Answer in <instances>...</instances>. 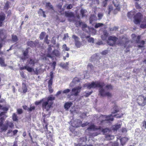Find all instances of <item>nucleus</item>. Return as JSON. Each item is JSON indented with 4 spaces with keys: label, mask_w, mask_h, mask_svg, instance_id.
<instances>
[{
    "label": "nucleus",
    "mask_w": 146,
    "mask_h": 146,
    "mask_svg": "<svg viewBox=\"0 0 146 146\" xmlns=\"http://www.w3.org/2000/svg\"><path fill=\"white\" fill-rule=\"evenodd\" d=\"M96 129L95 128L94 125L92 124L87 129L88 131H91L92 130H95Z\"/></svg>",
    "instance_id": "393cba45"
},
{
    "label": "nucleus",
    "mask_w": 146,
    "mask_h": 146,
    "mask_svg": "<svg viewBox=\"0 0 146 146\" xmlns=\"http://www.w3.org/2000/svg\"><path fill=\"white\" fill-rule=\"evenodd\" d=\"M88 69H92L93 68V65L91 64H89L88 65Z\"/></svg>",
    "instance_id": "5fc2aeb1"
},
{
    "label": "nucleus",
    "mask_w": 146,
    "mask_h": 146,
    "mask_svg": "<svg viewBox=\"0 0 146 146\" xmlns=\"http://www.w3.org/2000/svg\"><path fill=\"white\" fill-rule=\"evenodd\" d=\"M46 5L47 7H49L50 8L52 9V6L51 5L50 3H48L46 4Z\"/></svg>",
    "instance_id": "13d9d810"
},
{
    "label": "nucleus",
    "mask_w": 146,
    "mask_h": 146,
    "mask_svg": "<svg viewBox=\"0 0 146 146\" xmlns=\"http://www.w3.org/2000/svg\"><path fill=\"white\" fill-rule=\"evenodd\" d=\"M140 23V27L141 28H146V17H144L143 20Z\"/></svg>",
    "instance_id": "aec40b11"
},
{
    "label": "nucleus",
    "mask_w": 146,
    "mask_h": 146,
    "mask_svg": "<svg viewBox=\"0 0 146 146\" xmlns=\"http://www.w3.org/2000/svg\"><path fill=\"white\" fill-rule=\"evenodd\" d=\"M18 113L19 114H21L22 113V109H18L17 110Z\"/></svg>",
    "instance_id": "680f3d73"
},
{
    "label": "nucleus",
    "mask_w": 146,
    "mask_h": 146,
    "mask_svg": "<svg viewBox=\"0 0 146 146\" xmlns=\"http://www.w3.org/2000/svg\"><path fill=\"white\" fill-rule=\"evenodd\" d=\"M35 107L34 106L31 107L30 108H28V111H31L35 109Z\"/></svg>",
    "instance_id": "09e8293b"
},
{
    "label": "nucleus",
    "mask_w": 146,
    "mask_h": 146,
    "mask_svg": "<svg viewBox=\"0 0 146 146\" xmlns=\"http://www.w3.org/2000/svg\"><path fill=\"white\" fill-rule=\"evenodd\" d=\"M48 90L49 92L50 93H52L53 92V90L52 88V86H49L48 87Z\"/></svg>",
    "instance_id": "603ef678"
},
{
    "label": "nucleus",
    "mask_w": 146,
    "mask_h": 146,
    "mask_svg": "<svg viewBox=\"0 0 146 146\" xmlns=\"http://www.w3.org/2000/svg\"><path fill=\"white\" fill-rule=\"evenodd\" d=\"M27 61L29 64L33 66L35 63L37 62L38 60L35 59H33L30 58L29 60H28Z\"/></svg>",
    "instance_id": "6ab92c4d"
},
{
    "label": "nucleus",
    "mask_w": 146,
    "mask_h": 146,
    "mask_svg": "<svg viewBox=\"0 0 146 146\" xmlns=\"http://www.w3.org/2000/svg\"><path fill=\"white\" fill-rule=\"evenodd\" d=\"M117 29V28L116 27H113V28H110V30L111 31H116Z\"/></svg>",
    "instance_id": "de8ad7c7"
},
{
    "label": "nucleus",
    "mask_w": 146,
    "mask_h": 146,
    "mask_svg": "<svg viewBox=\"0 0 146 146\" xmlns=\"http://www.w3.org/2000/svg\"><path fill=\"white\" fill-rule=\"evenodd\" d=\"M72 38L74 40L76 46L78 48L80 47L82 44L79 41L80 38L74 35L72 36Z\"/></svg>",
    "instance_id": "1a4fd4ad"
},
{
    "label": "nucleus",
    "mask_w": 146,
    "mask_h": 146,
    "mask_svg": "<svg viewBox=\"0 0 146 146\" xmlns=\"http://www.w3.org/2000/svg\"><path fill=\"white\" fill-rule=\"evenodd\" d=\"M113 3L116 8L114 9V13L115 14L117 13V12L119 11L120 10V7H119V3L117 2V0H113Z\"/></svg>",
    "instance_id": "2eb2a0df"
},
{
    "label": "nucleus",
    "mask_w": 146,
    "mask_h": 146,
    "mask_svg": "<svg viewBox=\"0 0 146 146\" xmlns=\"http://www.w3.org/2000/svg\"><path fill=\"white\" fill-rule=\"evenodd\" d=\"M13 119L14 121H16L17 119V115L15 113H13Z\"/></svg>",
    "instance_id": "37998d69"
},
{
    "label": "nucleus",
    "mask_w": 146,
    "mask_h": 146,
    "mask_svg": "<svg viewBox=\"0 0 146 146\" xmlns=\"http://www.w3.org/2000/svg\"><path fill=\"white\" fill-rule=\"evenodd\" d=\"M86 39L89 42L93 43L94 42V38L91 37L90 36H88L86 37Z\"/></svg>",
    "instance_id": "a878e982"
},
{
    "label": "nucleus",
    "mask_w": 146,
    "mask_h": 146,
    "mask_svg": "<svg viewBox=\"0 0 146 146\" xmlns=\"http://www.w3.org/2000/svg\"><path fill=\"white\" fill-rule=\"evenodd\" d=\"M117 39L115 36H110L108 38V43L109 45L113 46L115 44Z\"/></svg>",
    "instance_id": "0eeeda50"
},
{
    "label": "nucleus",
    "mask_w": 146,
    "mask_h": 146,
    "mask_svg": "<svg viewBox=\"0 0 146 146\" xmlns=\"http://www.w3.org/2000/svg\"><path fill=\"white\" fill-rule=\"evenodd\" d=\"M104 85V84L103 82H93L91 84H90V88H95L97 87H100V89L102 88Z\"/></svg>",
    "instance_id": "39448f33"
},
{
    "label": "nucleus",
    "mask_w": 146,
    "mask_h": 146,
    "mask_svg": "<svg viewBox=\"0 0 146 146\" xmlns=\"http://www.w3.org/2000/svg\"><path fill=\"white\" fill-rule=\"evenodd\" d=\"M144 18L142 14L138 13L134 16V22L136 24H139L143 20Z\"/></svg>",
    "instance_id": "7ed1b4c3"
},
{
    "label": "nucleus",
    "mask_w": 146,
    "mask_h": 146,
    "mask_svg": "<svg viewBox=\"0 0 146 146\" xmlns=\"http://www.w3.org/2000/svg\"><path fill=\"white\" fill-rule=\"evenodd\" d=\"M22 92L25 93L26 92L27 90V86L24 82H23L22 84Z\"/></svg>",
    "instance_id": "4be33fe9"
},
{
    "label": "nucleus",
    "mask_w": 146,
    "mask_h": 146,
    "mask_svg": "<svg viewBox=\"0 0 146 146\" xmlns=\"http://www.w3.org/2000/svg\"><path fill=\"white\" fill-rule=\"evenodd\" d=\"M82 22L80 21H77L76 22V25L77 27H78L81 25Z\"/></svg>",
    "instance_id": "4c0bfd02"
},
{
    "label": "nucleus",
    "mask_w": 146,
    "mask_h": 146,
    "mask_svg": "<svg viewBox=\"0 0 146 146\" xmlns=\"http://www.w3.org/2000/svg\"><path fill=\"white\" fill-rule=\"evenodd\" d=\"M99 93L102 96H106L108 97H110L111 96V94L109 92H106L102 88L100 89Z\"/></svg>",
    "instance_id": "9b49d317"
},
{
    "label": "nucleus",
    "mask_w": 146,
    "mask_h": 146,
    "mask_svg": "<svg viewBox=\"0 0 146 146\" xmlns=\"http://www.w3.org/2000/svg\"><path fill=\"white\" fill-rule=\"evenodd\" d=\"M85 12V10H84L83 9H82L81 10V14L82 15V17H84L85 16V15H84V13Z\"/></svg>",
    "instance_id": "3c124183"
},
{
    "label": "nucleus",
    "mask_w": 146,
    "mask_h": 146,
    "mask_svg": "<svg viewBox=\"0 0 146 146\" xmlns=\"http://www.w3.org/2000/svg\"><path fill=\"white\" fill-rule=\"evenodd\" d=\"M70 91V90L69 89H67L62 91V93L63 94H66L69 92Z\"/></svg>",
    "instance_id": "79ce46f5"
},
{
    "label": "nucleus",
    "mask_w": 146,
    "mask_h": 146,
    "mask_svg": "<svg viewBox=\"0 0 146 146\" xmlns=\"http://www.w3.org/2000/svg\"><path fill=\"white\" fill-rule=\"evenodd\" d=\"M82 88L81 86L74 87L72 89L71 95V96L74 95L75 96H77L80 92Z\"/></svg>",
    "instance_id": "423d86ee"
},
{
    "label": "nucleus",
    "mask_w": 146,
    "mask_h": 146,
    "mask_svg": "<svg viewBox=\"0 0 146 146\" xmlns=\"http://www.w3.org/2000/svg\"><path fill=\"white\" fill-rule=\"evenodd\" d=\"M55 97L52 95H50L47 98L42 99V109H45L48 111L52 107L53 101L54 100Z\"/></svg>",
    "instance_id": "f257e3e1"
},
{
    "label": "nucleus",
    "mask_w": 146,
    "mask_h": 146,
    "mask_svg": "<svg viewBox=\"0 0 146 146\" xmlns=\"http://www.w3.org/2000/svg\"><path fill=\"white\" fill-rule=\"evenodd\" d=\"M41 103H42V99L39 101L36 102L35 103L36 105H38Z\"/></svg>",
    "instance_id": "864d4df0"
},
{
    "label": "nucleus",
    "mask_w": 146,
    "mask_h": 146,
    "mask_svg": "<svg viewBox=\"0 0 146 146\" xmlns=\"http://www.w3.org/2000/svg\"><path fill=\"white\" fill-rule=\"evenodd\" d=\"M121 127L120 124L117 125H113L112 127V129L114 130H117Z\"/></svg>",
    "instance_id": "cd10ccee"
},
{
    "label": "nucleus",
    "mask_w": 146,
    "mask_h": 146,
    "mask_svg": "<svg viewBox=\"0 0 146 146\" xmlns=\"http://www.w3.org/2000/svg\"><path fill=\"white\" fill-rule=\"evenodd\" d=\"M102 131L104 133H107L109 131V130L108 129L106 128L103 130H102Z\"/></svg>",
    "instance_id": "49530a36"
},
{
    "label": "nucleus",
    "mask_w": 146,
    "mask_h": 146,
    "mask_svg": "<svg viewBox=\"0 0 146 146\" xmlns=\"http://www.w3.org/2000/svg\"><path fill=\"white\" fill-rule=\"evenodd\" d=\"M60 54L59 51L58 50H55L53 51L52 53L51 54H50L49 53L47 55V56L50 58H52L54 57V55L56 56H59Z\"/></svg>",
    "instance_id": "ddd939ff"
},
{
    "label": "nucleus",
    "mask_w": 146,
    "mask_h": 146,
    "mask_svg": "<svg viewBox=\"0 0 146 146\" xmlns=\"http://www.w3.org/2000/svg\"><path fill=\"white\" fill-rule=\"evenodd\" d=\"M4 59L0 58V64L2 66H6L4 62Z\"/></svg>",
    "instance_id": "7c9ffc66"
},
{
    "label": "nucleus",
    "mask_w": 146,
    "mask_h": 146,
    "mask_svg": "<svg viewBox=\"0 0 146 146\" xmlns=\"http://www.w3.org/2000/svg\"><path fill=\"white\" fill-rule=\"evenodd\" d=\"M103 16V14L102 13H99L98 15V16L99 19H101Z\"/></svg>",
    "instance_id": "8fccbe9b"
},
{
    "label": "nucleus",
    "mask_w": 146,
    "mask_h": 146,
    "mask_svg": "<svg viewBox=\"0 0 146 146\" xmlns=\"http://www.w3.org/2000/svg\"><path fill=\"white\" fill-rule=\"evenodd\" d=\"M106 87L108 89H111L112 88V86L110 85H107Z\"/></svg>",
    "instance_id": "052dcab7"
},
{
    "label": "nucleus",
    "mask_w": 146,
    "mask_h": 146,
    "mask_svg": "<svg viewBox=\"0 0 146 146\" xmlns=\"http://www.w3.org/2000/svg\"><path fill=\"white\" fill-rule=\"evenodd\" d=\"M103 34L105 36V38H102V40H104L106 39V38L108 35V33L106 31H104V32Z\"/></svg>",
    "instance_id": "c9c22d12"
},
{
    "label": "nucleus",
    "mask_w": 146,
    "mask_h": 146,
    "mask_svg": "<svg viewBox=\"0 0 146 146\" xmlns=\"http://www.w3.org/2000/svg\"><path fill=\"white\" fill-rule=\"evenodd\" d=\"M28 53V51L27 50H26L24 52L23 55H24V57L23 59H24L26 58V56L27 55Z\"/></svg>",
    "instance_id": "a19ab883"
},
{
    "label": "nucleus",
    "mask_w": 146,
    "mask_h": 146,
    "mask_svg": "<svg viewBox=\"0 0 146 146\" xmlns=\"http://www.w3.org/2000/svg\"><path fill=\"white\" fill-rule=\"evenodd\" d=\"M90 85V83L88 84H86L84 85V87H87L89 89L90 88V86L89 85Z\"/></svg>",
    "instance_id": "e2e57ef3"
},
{
    "label": "nucleus",
    "mask_w": 146,
    "mask_h": 146,
    "mask_svg": "<svg viewBox=\"0 0 146 146\" xmlns=\"http://www.w3.org/2000/svg\"><path fill=\"white\" fill-rule=\"evenodd\" d=\"M129 139L128 137H124L120 139V141L121 143V144L123 145L125 144V143L127 142L128 140Z\"/></svg>",
    "instance_id": "5701e85b"
},
{
    "label": "nucleus",
    "mask_w": 146,
    "mask_h": 146,
    "mask_svg": "<svg viewBox=\"0 0 146 146\" xmlns=\"http://www.w3.org/2000/svg\"><path fill=\"white\" fill-rule=\"evenodd\" d=\"M65 16L69 18H72V19H69V21H73L74 22V15L73 13L71 12H65Z\"/></svg>",
    "instance_id": "9d476101"
},
{
    "label": "nucleus",
    "mask_w": 146,
    "mask_h": 146,
    "mask_svg": "<svg viewBox=\"0 0 146 146\" xmlns=\"http://www.w3.org/2000/svg\"><path fill=\"white\" fill-rule=\"evenodd\" d=\"M72 7V5L71 4H70L67 7V9H71Z\"/></svg>",
    "instance_id": "6e6d98bb"
},
{
    "label": "nucleus",
    "mask_w": 146,
    "mask_h": 146,
    "mask_svg": "<svg viewBox=\"0 0 146 146\" xmlns=\"http://www.w3.org/2000/svg\"><path fill=\"white\" fill-rule=\"evenodd\" d=\"M137 43H139L140 42H139V41L137 42ZM140 43H141L140 44H139L138 45V46L139 47H142L143 46V45L144 44V41L143 40L141 41Z\"/></svg>",
    "instance_id": "72a5a7b5"
},
{
    "label": "nucleus",
    "mask_w": 146,
    "mask_h": 146,
    "mask_svg": "<svg viewBox=\"0 0 146 146\" xmlns=\"http://www.w3.org/2000/svg\"><path fill=\"white\" fill-rule=\"evenodd\" d=\"M20 69L21 70H27L29 72H31L33 70V69L32 68L29 67L28 64L24 66L21 67Z\"/></svg>",
    "instance_id": "f3484780"
},
{
    "label": "nucleus",
    "mask_w": 146,
    "mask_h": 146,
    "mask_svg": "<svg viewBox=\"0 0 146 146\" xmlns=\"http://www.w3.org/2000/svg\"><path fill=\"white\" fill-rule=\"evenodd\" d=\"M72 104V103L71 102L66 103L64 106L65 108L67 110L70 107Z\"/></svg>",
    "instance_id": "b1692460"
},
{
    "label": "nucleus",
    "mask_w": 146,
    "mask_h": 146,
    "mask_svg": "<svg viewBox=\"0 0 146 146\" xmlns=\"http://www.w3.org/2000/svg\"><path fill=\"white\" fill-rule=\"evenodd\" d=\"M0 109H2L4 111H7L8 110V108L6 107H3L0 105Z\"/></svg>",
    "instance_id": "a18cd8bd"
},
{
    "label": "nucleus",
    "mask_w": 146,
    "mask_h": 146,
    "mask_svg": "<svg viewBox=\"0 0 146 146\" xmlns=\"http://www.w3.org/2000/svg\"><path fill=\"white\" fill-rule=\"evenodd\" d=\"M143 126L145 128H146V121H144L143 123Z\"/></svg>",
    "instance_id": "bf43d9fd"
},
{
    "label": "nucleus",
    "mask_w": 146,
    "mask_h": 146,
    "mask_svg": "<svg viewBox=\"0 0 146 146\" xmlns=\"http://www.w3.org/2000/svg\"><path fill=\"white\" fill-rule=\"evenodd\" d=\"M62 3H60L58 5V8L60 9L62 7Z\"/></svg>",
    "instance_id": "338daca9"
},
{
    "label": "nucleus",
    "mask_w": 146,
    "mask_h": 146,
    "mask_svg": "<svg viewBox=\"0 0 146 146\" xmlns=\"http://www.w3.org/2000/svg\"><path fill=\"white\" fill-rule=\"evenodd\" d=\"M95 16L94 15H91V17L90 18V22L91 24L93 23V21L94 20H95Z\"/></svg>",
    "instance_id": "f704fd0d"
},
{
    "label": "nucleus",
    "mask_w": 146,
    "mask_h": 146,
    "mask_svg": "<svg viewBox=\"0 0 146 146\" xmlns=\"http://www.w3.org/2000/svg\"><path fill=\"white\" fill-rule=\"evenodd\" d=\"M9 6V4L8 2L6 3L5 4V5L4 6V7L5 9H7L8 8V7Z\"/></svg>",
    "instance_id": "69168bd1"
},
{
    "label": "nucleus",
    "mask_w": 146,
    "mask_h": 146,
    "mask_svg": "<svg viewBox=\"0 0 146 146\" xmlns=\"http://www.w3.org/2000/svg\"><path fill=\"white\" fill-rule=\"evenodd\" d=\"M113 7L111 6H110L108 8V14H109L111 11L113 10Z\"/></svg>",
    "instance_id": "c03bdc74"
},
{
    "label": "nucleus",
    "mask_w": 146,
    "mask_h": 146,
    "mask_svg": "<svg viewBox=\"0 0 146 146\" xmlns=\"http://www.w3.org/2000/svg\"><path fill=\"white\" fill-rule=\"evenodd\" d=\"M117 112V111L116 110H115L114 112H112V114L110 115L107 116H101L100 117V120H102L101 121V123H103L104 121H108L110 122V121H112L113 120V119L112 117V116H113L112 114L114 113Z\"/></svg>",
    "instance_id": "f03ea898"
},
{
    "label": "nucleus",
    "mask_w": 146,
    "mask_h": 146,
    "mask_svg": "<svg viewBox=\"0 0 146 146\" xmlns=\"http://www.w3.org/2000/svg\"><path fill=\"white\" fill-rule=\"evenodd\" d=\"M80 80L79 78L77 77H75L73 79L72 82L70 84L69 86L70 87H72L75 84L78 82Z\"/></svg>",
    "instance_id": "dca6fc26"
},
{
    "label": "nucleus",
    "mask_w": 146,
    "mask_h": 146,
    "mask_svg": "<svg viewBox=\"0 0 146 146\" xmlns=\"http://www.w3.org/2000/svg\"><path fill=\"white\" fill-rule=\"evenodd\" d=\"M61 66L63 68H66L67 67L66 65V64L64 63L63 64H61Z\"/></svg>",
    "instance_id": "774afa93"
},
{
    "label": "nucleus",
    "mask_w": 146,
    "mask_h": 146,
    "mask_svg": "<svg viewBox=\"0 0 146 146\" xmlns=\"http://www.w3.org/2000/svg\"><path fill=\"white\" fill-rule=\"evenodd\" d=\"M137 102L140 106H144L145 105L144 96L141 95L139 96L137 99Z\"/></svg>",
    "instance_id": "6e6552de"
},
{
    "label": "nucleus",
    "mask_w": 146,
    "mask_h": 146,
    "mask_svg": "<svg viewBox=\"0 0 146 146\" xmlns=\"http://www.w3.org/2000/svg\"><path fill=\"white\" fill-rule=\"evenodd\" d=\"M68 34H65L64 35V37L63 38V40H65L66 39V38L67 37H68Z\"/></svg>",
    "instance_id": "0e129e2a"
},
{
    "label": "nucleus",
    "mask_w": 146,
    "mask_h": 146,
    "mask_svg": "<svg viewBox=\"0 0 146 146\" xmlns=\"http://www.w3.org/2000/svg\"><path fill=\"white\" fill-rule=\"evenodd\" d=\"M103 25V24L102 23H98L96 24L95 25V28H98L102 26Z\"/></svg>",
    "instance_id": "e433bc0d"
},
{
    "label": "nucleus",
    "mask_w": 146,
    "mask_h": 146,
    "mask_svg": "<svg viewBox=\"0 0 146 146\" xmlns=\"http://www.w3.org/2000/svg\"><path fill=\"white\" fill-rule=\"evenodd\" d=\"M6 125L9 126L10 127L12 128L14 126V125L11 122H9L8 121H6Z\"/></svg>",
    "instance_id": "c756f323"
},
{
    "label": "nucleus",
    "mask_w": 146,
    "mask_h": 146,
    "mask_svg": "<svg viewBox=\"0 0 146 146\" xmlns=\"http://www.w3.org/2000/svg\"><path fill=\"white\" fill-rule=\"evenodd\" d=\"M81 121L79 119H76L72 123V126L74 127H79L81 124Z\"/></svg>",
    "instance_id": "f8f14e48"
},
{
    "label": "nucleus",
    "mask_w": 146,
    "mask_h": 146,
    "mask_svg": "<svg viewBox=\"0 0 146 146\" xmlns=\"http://www.w3.org/2000/svg\"><path fill=\"white\" fill-rule=\"evenodd\" d=\"M12 40L14 42H16L18 40V39L16 35H13L12 36Z\"/></svg>",
    "instance_id": "2f4dec72"
},
{
    "label": "nucleus",
    "mask_w": 146,
    "mask_h": 146,
    "mask_svg": "<svg viewBox=\"0 0 146 146\" xmlns=\"http://www.w3.org/2000/svg\"><path fill=\"white\" fill-rule=\"evenodd\" d=\"M52 78H50L48 82V87L52 86Z\"/></svg>",
    "instance_id": "ea45409f"
},
{
    "label": "nucleus",
    "mask_w": 146,
    "mask_h": 146,
    "mask_svg": "<svg viewBox=\"0 0 146 146\" xmlns=\"http://www.w3.org/2000/svg\"><path fill=\"white\" fill-rule=\"evenodd\" d=\"M56 62H53L52 65V67L53 69H55V66L56 65Z\"/></svg>",
    "instance_id": "4d7b16f0"
},
{
    "label": "nucleus",
    "mask_w": 146,
    "mask_h": 146,
    "mask_svg": "<svg viewBox=\"0 0 146 146\" xmlns=\"http://www.w3.org/2000/svg\"><path fill=\"white\" fill-rule=\"evenodd\" d=\"M3 118L2 117L1 118V122H0V131H5L7 129V125L3 124L2 120Z\"/></svg>",
    "instance_id": "4468645a"
},
{
    "label": "nucleus",
    "mask_w": 146,
    "mask_h": 146,
    "mask_svg": "<svg viewBox=\"0 0 146 146\" xmlns=\"http://www.w3.org/2000/svg\"><path fill=\"white\" fill-rule=\"evenodd\" d=\"M38 43V40H35L34 42L31 41H29L28 42L27 44L28 46L33 47L36 46Z\"/></svg>",
    "instance_id": "a211bd4d"
},
{
    "label": "nucleus",
    "mask_w": 146,
    "mask_h": 146,
    "mask_svg": "<svg viewBox=\"0 0 146 146\" xmlns=\"http://www.w3.org/2000/svg\"><path fill=\"white\" fill-rule=\"evenodd\" d=\"M62 48L63 49V51H68L69 50V48L67 47L66 45L65 44H64L62 46Z\"/></svg>",
    "instance_id": "473e14b6"
},
{
    "label": "nucleus",
    "mask_w": 146,
    "mask_h": 146,
    "mask_svg": "<svg viewBox=\"0 0 146 146\" xmlns=\"http://www.w3.org/2000/svg\"><path fill=\"white\" fill-rule=\"evenodd\" d=\"M7 37L6 32L5 30H0V38L1 40L0 41V49L1 48L4 44L3 40Z\"/></svg>",
    "instance_id": "20e7f679"
},
{
    "label": "nucleus",
    "mask_w": 146,
    "mask_h": 146,
    "mask_svg": "<svg viewBox=\"0 0 146 146\" xmlns=\"http://www.w3.org/2000/svg\"><path fill=\"white\" fill-rule=\"evenodd\" d=\"M135 13L134 11H131L127 13V16L130 19H131L134 15Z\"/></svg>",
    "instance_id": "bb28decb"
},
{
    "label": "nucleus",
    "mask_w": 146,
    "mask_h": 146,
    "mask_svg": "<svg viewBox=\"0 0 146 146\" xmlns=\"http://www.w3.org/2000/svg\"><path fill=\"white\" fill-rule=\"evenodd\" d=\"M45 33L43 32H42L41 33L40 36V39H43L44 36L45 35Z\"/></svg>",
    "instance_id": "58836bf2"
},
{
    "label": "nucleus",
    "mask_w": 146,
    "mask_h": 146,
    "mask_svg": "<svg viewBox=\"0 0 146 146\" xmlns=\"http://www.w3.org/2000/svg\"><path fill=\"white\" fill-rule=\"evenodd\" d=\"M106 138L107 140H110L113 139L114 137L112 135H108L106 136Z\"/></svg>",
    "instance_id": "c85d7f7f"
},
{
    "label": "nucleus",
    "mask_w": 146,
    "mask_h": 146,
    "mask_svg": "<svg viewBox=\"0 0 146 146\" xmlns=\"http://www.w3.org/2000/svg\"><path fill=\"white\" fill-rule=\"evenodd\" d=\"M5 15L4 13H2L0 15V27L2 25L3 21L5 19Z\"/></svg>",
    "instance_id": "412c9836"
}]
</instances>
